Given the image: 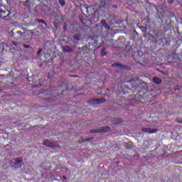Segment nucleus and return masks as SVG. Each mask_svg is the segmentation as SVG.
<instances>
[{
  "label": "nucleus",
  "mask_w": 182,
  "mask_h": 182,
  "mask_svg": "<svg viewBox=\"0 0 182 182\" xmlns=\"http://www.w3.org/2000/svg\"><path fill=\"white\" fill-rule=\"evenodd\" d=\"M64 180H66V176H63Z\"/></svg>",
  "instance_id": "nucleus-34"
},
{
  "label": "nucleus",
  "mask_w": 182,
  "mask_h": 182,
  "mask_svg": "<svg viewBox=\"0 0 182 182\" xmlns=\"http://www.w3.org/2000/svg\"><path fill=\"white\" fill-rule=\"evenodd\" d=\"M129 83H132V87L136 88L139 87V84H137V80H130Z\"/></svg>",
  "instance_id": "nucleus-11"
},
{
  "label": "nucleus",
  "mask_w": 182,
  "mask_h": 182,
  "mask_svg": "<svg viewBox=\"0 0 182 182\" xmlns=\"http://www.w3.org/2000/svg\"><path fill=\"white\" fill-rule=\"evenodd\" d=\"M112 68H119V69H122L123 70H130L132 69V68H130L128 65H123L120 63H115V64H112Z\"/></svg>",
  "instance_id": "nucleus-6"
},
{
  "label": "nucleus",
  "mask_w": 182,
  "mask_h": 182,
  "mask_svg": "<svg viewBox=\"0 0 182 182\" xmlns=\"http://www.w3.org/2000/svg\"><path fill=\"white\" fill-rule=\"evenodd\" d=\"M153 82H154L156 83V85H160L161 83V82H163V80L159 78V77H154L153 78Z\"/></svg>",
  "instance_id": "nucleus-12"
},
{
  "label": "nucleus",
  "mask_w": 182,
  "mask_h": 182,
  "mask_svg": "<svg viewBox=\"0 0 182 182\" xmlns=\"http://www.w3.org/2000/svg\"><path fill=\"white\" fill-rule=\"evenodd\" d=\"M107 132H110L109 127H102L100 129H92L90 131V133L95 134V133H107Z\"/></svg>",
  "instance_id": "nucleus-2"
},
{
  "label": "nucleus",
  "mask_w": 182,
  "mask_h": 182,
  "mask_svg": "<svg viewBox=\"0 0 182 182\" xmlns=\"http://www.w3.org/2000/svg\"><path fill=\"white\" fill-rule=\"evenodd\" d=\"M59 70H60L59 68H56L54 69V73H59Z\"/></svg>",
  "instance_id": "nucleus-24"
},
{
  "label": "nucleus",
  "mask_w": 182,
  "mask_h": 182,
  "mask_svg": "<svg viewBox=\"0 0 182 182\" xmlns=\"http://www.w3.org/2000/svg\"><path fill=\"white\" fill-rule=\"evenodd\" d=\"M16 33H18V35H22V31H18L16 32Z\"/></svg>",
  "instance_id": "nucleus-29"
},
{
  "label": "nucleus",
  "mask_w": 182,
  "mask_h": 182,
  "mask_svg": "<svg viewBox=\"0 0 182 182\" xmlns=\"http://www.w3.org/2000/svg\"><path fill=\"white\" fill-rule=\"evenodd\" d=\"M73 38L75 39V41H80V37H79V36L75 35Z\"/></svg>",
  "instance_id": "nucleus-20"
},
{
  "label": "nucleus",
  "mask_w": 182,
  "mask_h": 182,
  "mask_svg": "<svg viewBox=\"0 0 182 182\" xmlns=\"http://www.w3.org/2000/svg\"><path fill=\"white\" fill-rule=\"evenodd\" d=\"M48 79H50V74H48Z\"/></svg>",
  "instance_id": "nucleus-33"
},
{
  "label": "nucleus",
  "mask_w": 182,
  "mask_h": 182,
  "mask_svg": "<svg viewBox=\"0 0 182 182\" xmlns=\"http://www.w3.org/2000/svg\"><path fill=\"white\" fill-rule=\"evenodd\" d=\"M81 22H82V23H85V22H84L83 21H81Z\"/></svg>",
  "instance_id": "nucleus-36"
},
{
  "label": "nucleus",
  "mask_w": 182,
  "mask_h": 182,
  "mask_svg": "<svg viewBox=\"0 0 182 182\" xmlns=\"http://www.w3.org/2000/svg\"><path fill=\"white\" fill-rule=\"evenodd\" d=\"M141 29L142 32H144V33H146L147 32V28H146V27H141Z\"/></svg>",
  "instance_id": "nucleus-19"
},
{
  "label": "nucleus",
  "mask_w": 182,
  "mask_h": 182,
  "mask_svg": "<svg viewBox=\"0 0 182 182\" xmlns=\"http://www.w3.org/2000/svg\"><path fill=\"white\" fill-rule=\"evenodd\" d=\"M146 22H147V23H150L151 22V19H150L149 18H148L146 19Z\"/></svg>",
  "instance_id": "nucleus-28"
},
{
  "label": "nucleus",
  "mask_w": 182,
  "mask_h": 182,
  "mask_svg": "<svg viewBox=\"0 0 182 182\" xmlns=\"http://www.w3.org/2000/svg\"><path fill=\"white\" fill-rule=\"evenodd\" d=\"M58 2L61 6H65V5H66V1H65V0H58Z\"/></svg>",
  "instance_id": "nucleus-16"
},
{
  "label": "nucleus",
  "mask_w": 182,
  "mask_h": 182,
  "mask_svg": "<svg viewBox=\"0 0 182 182\" xmlns=\"http://www.w3.org/2000/svg\"><path fill=\"white\" fill-rule=\"evenodd\" d=\"M120 123H123V119L122 118H114L112 121V124H120Z\"/></svg>",
  "instance_id": "nucleus-10"
},
{
  "label": "nucleus",
  "mask_w": 182,
  "mask_h": 182,
  "mask_svg": "<svg viewBox=\"0 0 182 182\" xmlns=\"http://www.w3.org/2000/svg\"><path fill=\"white\" fill-rule=\"evenodd\" d=\"M54 26H55V29H58V26L56 25V22L54 23Z\"/></svg>",
  "instance_id": "nucleus-30"
},
{
  "label": "nucleus",
  "mask_w": 182,
  "mask_h": 182,
  "mask_svg": "<svg viewBox=\"0 0 182 182\" xmlns=\"http://www.w3.org/2000/svg\"><path fill=\"white\" fill-rule=\"evenodd\" d=\"M100 25H102V28H105V29H107V31H110V26H109L107 22H106V20H102Z\"/></svg>",
  "instance_id": "nucleus-8"
},
{
  "label": "nucleus",
  "mask_w": 182,
  "mask_h": 182,
  "mask_svg": "<svg viewBox=\"0 0 182 182\" xmlns=\"http://www.w3.org/2000/svg\"><path fill=\"white\" fill-rule=\"evenodd\" d=\"M71 77H77V75H71Z\"/></svg>",
  "instance_id": "nucleus-31"
},
{
  "label": "nucleus",
  "mask_w": 182,
  "mask_h": 182,
  "mask_svg": "<svg viewBox=\"0 0 182 182\" xmlns=\"http://www.w3.org/2000/svg\"><path fill=\"white\" fill-rule=\"evenodd\" d=\"M180 89H181L180 86L174 87V90H180Z\"/></svg>",
  "instance_id": "nucleus-26"
},
{
  "label": "nucleus",
  "mask_w": 182,
  "mask_h": 182,
  "mask_svg": "<svg viewBox=\"0 0 182 182\" xmlns=\"http://www.w3.org/2000/svg\"><path fill=\"white\" fill-rule=\"evenodd\" d=\"M11 11L6 9V7L5 6H0V18L3 21H11V18L12 16H11Z\"/></svg>",
  "instance_id": "nucleus-1"
},
{
  "label": "nucleus",
  "mask_w": 182,
  "mask_h": 182,
  "mask_svg": "<svg viewBox=\"0 0 182 182\" xmlns=\"http://www.w3.org/2000/svg\"><path fill=\"white\" fill-rule=\"evenodd\" d=\"M29 48H31V46H29V45H23V48L24 49H29Z\"/></svg>",
  "instance_id": "nucleus-23"
},
{
  "label": "nucleus",
  "mask_w": 182,
  "mask_h": 182,
  "mask_svg": "<svg viewBox=\"0 0 182 182\" xmlns=\"http://www.w3.org/2000/svg\"><path fill=\"white\" fill-rule=\"evenodd\" d=\"M42 50H43V48H40V49L38 50V52H37L38 56H39V55H41V53H42Z\"/></svg>",
  "instance_id": "nucleus-21"
},
{
  "label": "nucleus",
  "mask_w": 182,
  "mask_h": 182,
  "mask_svg": "<svg viewBox=\"0 0 182 182\" xmlns=\"http://www.w3.org/2000/svg\"><path fill=\"white\" fill-rule=\"evenodd\" d=\"M174 2V0H168V3L170 4L171 5Z\"/></svg>",
  "instance_id": "nucleus-27"
},
{
  "label": "nucleus",
  "mask_w": 182,
  "mask_h": 182,
  "mask_svg": "<svg viewBox=\"0 0 182 182\" xmlns=\"http://www.w3.org/2000/svg\"><path fill=\"white\" fill-rule=\"evenodd\" d=\"M105 102H106L105 98H92L87 103L88 105H101V103H105Z\"/></svg>",
  "instance_id": "nucleus-3"
},
{
  "label": "nucleus",
  "mask_w": 182,
  "mask_h": 182,
  "mask_svg": "<svg viewBox=\"0 0 182 182\" xmlns=\"http://www.w3.org/2000/svg\"><path fill=\"white\" fill-rule=\"evenodd\" d=\"M135 96L136 97H139V99H141V100H143V96L140 95L139 94L136 95Z\"/></svg>",
  "instance_id": "nucleus-22"
},
{
  "label": "nucleus",
  "mask_w": 182,
  "mask_h": 182,
  "mask_svg": "<svg viewBox=\"0 0 182 182\" xmlns=\"http://www.w3.org/2000/svg\"><path fill=\"white\" fill-rule=\"evenodd\" d=\"M44 94H46V95H50V93L46 92V91H45Z\"/></svg>",
  "instance_id": "nucleus-32"
},
{
  "label": "nucleus",
  "mask_w": 182,
  "mask_h": 182,
  "mask_svg": "<svg viewBox=\"0 0 182 182\" xmlns=\"http://www.w3.org/2000/svg\"><path fill=\"white\" fill-rule=\"evenodd\" d=\"M63 52L65 53H70V52H73V48L68 46H65L63 47Z\"/></svg>",
  "instance_id": "nucleus-9"
},
{
  "label": "nucleus",
  "mask_w": 182,
  "mask_h": 182,
  "mask_svg": "<svg viewBox=\"0 0 182 182\" xmlns=\"http://www.w3.org/2000/svg\"><path fill=\"white\" fill-rule=\"evenodd\" d=\"M92 140H95V137H90L87 139H82L81 143H85L86 141H91Z\"/></svg>",
  "instance_id": "nucleus-15"
},
{
  "label": "nucleus",
  "mask_w": 182,
  "mask_h": 182,
  "mask_svg": "<svg viewBox=\"0 0 182 182\" xmlns=\"http://www.w3.org/2000/svg\"><path fill=\"white\" fill-rule=\"evenodd\" d=\"M63 29L64 32H66V31H68V23H64Z\"/></svg>",
  "instance_id": "nucleus-18"
},
{
  "label": "nucleus",
  "mask_w": 182,
  "mask_h": 182,
  "mask_svg": "<svg viewBox=\"0 0 182 182\" xmlns=\"http://www.w3.org/2000/svg\"><path fill=\"white\" fill-rule=\"evenodd\" d=\"M0 6H4V5H2V4H0Z\"/></svg>",
  "instance_id": "nucleus-35"
},
{
  "label": "nucleus",
  "mask_w": 182,
  "mask_h": 182,
  "mask_svg": "<svg viewBox=\"0 0 182 182\" xmlns=\"http://www.w3.org/2000/svg\"><path fill=\"white\" fill-rule=\"evenodd\" d=\"M16 166H18V164H21L22 163L23 159L22 157H18L14 159Z\"/></svg>",
  "instance_id": "nucleus-13"
},
{
  "label": "nucleus",
  "mask_w": 182,
  "mask_h": 182,
  "mask_svg": "<svg viewBox=\"0 0 182 182\" xmlns=\"http://www.w3.org/2000/svg\"><path fill=\"white\" fill-rule=\"evenodd\" d=\"M31 1L29 0H26V1H24L23 3V6H26L27 4H29Z\"/></svg>",
  "instance_id": "nucleus-25"
},
{
  "label": "nucleus",
  "mask_w": 182,
  "mask_h": 182,
  "mask_svg": "<svg viewBox=\"0 0 182 182\" xmlns=\"http://www.w3.org/2000/svg\"><path fill=\"white\" fill-rule=\"evenodd\" d=\"M106 55H107V51L106 50V48L103 47L101 51V56L105 57L106 56Z\"/></svg>",
  "instance_id": "nucleus-14"
},
{
  "label": "nucleus",
  "mask_w": 182,
  "mask_h": 182,
  "mask_svg": "<svg viewBox=\"0 0 182 182\" xmlns=\"http://www.w3.org/2000/svg\"><path fill=\"white\" fill-rule=\"evenodd\" d=\"M141 131L144 132V133H149V134H153V133H156V132H159V129H151L150 127H147V128H142Z\"/></svg>",
  "instance_id": "nucleus-7"
},
{
  "label": "nucleus",
  "mask_w": 182,
  "mask_h": 182,
  "mask_svg": "<svg viewBox=\"0 0 182 182\" xmlns=\"http://www.w3.org/2000/svg\"><path fill=\"white\" fill-rule=\"evenodd\" d=\"M152 33L154 35V39L155 41V43H157L158 42H163V37H161V36L160 35L159 31L154 30L152 31Z\"/></svg>",
  "instance_id": "nucleus-4"
},
{
  "label": "nucleus",
  "mask_w": 182,
  "mask_h": 182,
  "mask_svg": "<svg viewBox=\"0 0 182 182\" xmlns=\"http://www.w3.org/2000/svg\"><path fill=\"white\" fill-rule=\"evenodd\" d=\"M37 22L39 23H44L46 26H48V24H46V22L43 19H37Z\"/></svg>",
  "instance_id": "nucleus-17"
},
{
  "label": "nucleus",
  "mask_w": 182,
  "mask_h": 182,
  "mask_svg": "<svg viewBox=\"0 0 182 182\" xmlns=\"http://www.w3.org/2000/svg\"><path fill=\"white\" fill-rule=\"evenodd\" d=\"M43 146L46 147H50V149H55V147H58V144L56 142H51L50 141L45 140L43 142Z\"/></svg>",
  "instance_id": "nucleus-5"
}]
</instances>
